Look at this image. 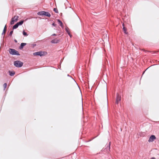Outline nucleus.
Masks as SVG:
<instances>
[{
  "mask_svg": "<svg viewBox=\"0 0 159 159\" xmlns=\"http://www.w3.org/2000/svg\"><path fill=\"white\" fill-rule=\"evenodd\" d=\"M43 16H45L48 17H50L51 16L50 14L48 12L45 11H44Z\"/></svg>",
  "mask_w": 159,
  "mask_h": 159,
  "instance_id": "nucleus-9",
  "label": "nucleus"
},
{
  "mask_svg": "<svg viewBox=\"0 0 159 159\" xmlns=\"http://www.w3.org/2000/svg\"><path fill=\"white\" fill-rule=\"evenodd\" d=\"M19 16H16V20H14V18H12L11 21L10 22V24L11 25H13L15 22L17 21L18 19Z\"/></svg>",
  "mask_w": 159,
  "mask_h": 159,
  "instance_id": "nucleus-6",
  "label": "nucleus"
},
{
  "mask_svg": "<svg viewBox=\"0 0 159 159\" xmlns=\"http://www.w3.org/2000/svg\"><path fill=\"white\" fill-rule=\"evenodd\" d=\"M23 34L24 35L27 36L28 35V34H27V33L24 30H23Z\"/></svg>",
  "mask_w": 159,
  "mask_h": 159,
  "instance_id": "nucleus-18",
  "label": "nucleus"
},
{
  "mask_svg": "<svg viewBox=\"0 0 159 159\" xmlns=\"http://www.w3.org/2000/svg\"><path fill=\"white\" fill-rule=\"evenodd\" d=\"M13 33V30H12V31H11L9 33V35L11 36L12 35Z\"/></svg>",
  "mask_w": 159,
  "mask_h": 159,
  "instance_id": "nucleus-21",
  "label": "nucleus"
},
{
  "mask_svg": "<svg viewBox=\"0 0 159 159\" xmlns=\"http://www.w3.org/2000/svg\"><path fill=\"white\" fill-rule=\"evenodd\" d=\"M59 41V40L56 39H54L51 41V42L52 43H57Z\"/></svg>",
  "mask_w": 159,
  "mask_h": 159,
  "instance_id": "nucleus-7",
  "label": "nucleus"
},
{
  "mask_svg": "<svg viewBox=\"0 0 159 159\" xmlns=\"http://www.w3.org/2000/svg\"><path fill=\"white\" fill-rule=\"evenodd\" d=\"M44 11H39V12H38L37 14L38 15H40V16L44 15Z\"/></svg>",
  "mask_w": 159,
  "mask_h": 159,
  "instance_id": "nucleus-13",
  "label": "nucleus"
},
{
  "mask_svg": "<svg viewBox=\"0 0 159 159\" xmlns=\"http://www.w3.org/2000/svg\"><path fill=\"white\" fill-rule=\"evenodd\" d=\"M123 29L124 33L125 34H128V32L127 31V29H126V28L125 27H124L123 28Z\"/></svg>",
  "mask_w": 159,
  "mask_h": 159,
  "instance_id": "nucleus-16",
  "label": "nucleus"
},
{
  "mask_svg": "<svg viewBox=\"0 0 159 159\" xmlns=\"http://www.w3.org/2000/svg\"><path fill=\"white\" fill-rule=\"evenodd\" d=\"M6 30V25L5 26V27L4 28V29L3 31V32L2 33V35L4 34L5 33V32Z\"/></svg>",
  "mask_w": 159,
  "mask_h": 159,
  "instance_id": "nucleus-17",
  "label": "nucleus"
},
{
  "mask_svg": "<svg viewBox=\"0 0 159 159\" xmlns=\"http://www.w3.org/2000/svg\"><path fill=\"white\" fill-rule=\"evenodd\" d=\"M35 45H36V44H35L34 45V46H35Z\"/></svg>",
  "mask_w": 159,
  "mask_h": 159,
  "instance_id": "nucleus-31",
  "label": "nucleus"
},
{
  "mask_svg": "<svg viewBox=\"0 0 159 159\" xmlns=\"http://www.w3.org/2000/svg\"><path fill=\"white\" fill-rule=\"evenodd\" d=\"M9 52L10 54L12 55H20L19 52L15 49L10 48L9 50Z\"/></svg>",
  "mask_w": 159,
  "mask_h": 159,
  "instance_id": "nucleus-1",
  "label": "nucleus"
},
{
  "mask_svg": "<svg viewBox=\"0 0 159 159\" xmlns=\"http://www.w3.org/2000/svg\"><path fill=\"white\" fill-rule=\"evenodd\" d=\"M151 159H156V158L154 157H152Z\"/></svg>",
  "mask_w": 159,
  "mask_h": 159,
  "instance_id": "nucleus-26",
  "label": "nucleus"
},
{
  "mask_svg": "<svg viewBox=\"0 0 159 159\" xmlns=\"http://www.w3.org/2000/svg\"><path fill=\"white\" fill-rule=\"evenodd\" d=\"M26 43H21L19 47V48L20 49H21L23 48L24 46H25L26 45Z\"/></svg>",
  "mask_w": 159,
  "mask_h": 159,
  "instance_id": "nucleus-8",
  "label": "nucleus"
},
{
  "mask_svg": "<svg viewBox=\"0 0 159 159\" xmlns=\"http://www.w3.org/2000/svg\"><path fill=\"white\" fill-rule=\"evenodd\" d=\"M122 26H123V27H124V24H122Z\"/></svg>",
  "mask_w": 159,
  "mask_h": 159,
  "instance_id": "nucleus-28",
  "label": "nucleus"
},
{
  "mask_svg": "<svg viewBox=\"0 0 159 159\" xmlns=\"http://www.w3.org/2000/svg\"><path fill=\"white\" fill-rule=\"evenodd\" d=\"M35 45H36V44H35L34 45V46H35Z\"/></svg>",
  "mask_w": 159,
  "mask_h": 159,
  "instance_id": "nucleus-30",
  "label": "nucleus"
},
{
  "mask_svg": "<svg viewBox=\"0 0 159 159\" xmlns=\"http://www.w3.org/2000/svg\"><path fill=\"white\" fill-rule=\"evenodd\" d=\"M9 75L11 76H13L15 74V72L14 71H9Z\"/></svg>",
  "mask_w": 159,
  "mask_h": 159,
  "instance_id": "nucleus-12",
  "label": "nucleus"
},
{
  "mask_svg": "<svg viewBox=\"0 0 159 159\" xmlns=\"http://www.w3.org/2000/svg\"><path fill=\"white\" fill-rule=\"evenodd\" d=\"M156 139V137L154 135H152L150 136L149 138V140H148V141L149 142H152L154 140Z\"/></svg>",
  "mask_w": 159,
  "mask_h": 159,
  "instance_id": "nucleus-5",
  "label": "nucleus"
},
{
  "mask_svg": "<svg viewBox=\"0 0 159 159\" xmlns=\"http://www.w3.org/2000/svg\"><path fill=\"white\" fill-rule=\"evenodd\" d=\"M53 11L57 13H58V11L57 8H54L53 9Z\"/></svg>",
  "mask_w": 159,
  "mask_h": 159,
  "instance_id": "nucleus-19",
  "label": "nucleus"
},
{
  "mask_svg": "<svg viewBox=\"0 0 159 159\" xmlns=\"http://www.w3.org/2000/svg\"><path fill=\"white\" fill-rule=\"evenodd\" d=\"M44 52H42V51H39L37 52H34L33 53V55L34 56H39L40 57L43 56L44 55Z\"/></svg>",
  "mask_w": 159,
  "mask_h": 159,
  "instance_id": "nucleus-3",
  "label": "nucleus"
},
{
  "mask_svg": "<svg viewBox=\"0 0 159 159\" xmlns=\"http://www.w3.org/2000/svg\"><path fill=\"white\" fill-rule=\"evenodd\" d=\"M24 20H21L20 21L17 23V24H18V25H22L23 23H24Z\"/></svg>",
  "mask_w": 159,
  "mask_h": 159,
  "instance_id": "nucleus-15",
  "label": "nucleus"
},
{
  "mask_svg": "<svg viewBox=\"0 0 159 159\" xmlns=\"http://www.w3.org/2000/svg\"><path fill=\"white\" fill-rule=\"evenodd\" d=\"M7 86V84L6 83H5L4 84H3V87H4V90H5V89L6 88V87Z\"/></svg>",
  "mask_w": 159,
  "mask_h": 159,
  "instance_id": "nucleus-20",
  "label": "nucleus"
},
{
  "mask_svg": "<svg viewBox=\"0 0 159 159\" xmlns=\"http://www.w3.org/2000/svg\"><path fill=\"white\" fill-rule=\"evenodd\" d=\"M110 144H110V143H109V144L108 145H107V147L108 146V147H109V149H110Z\"/></svg>",
  "mask_w": 159,
  "mask_h": 159,
  "instance_id": "nucleus-22",
  "label": "nucleus"
},
{
  "mask_svg": "<svg viewBox=\"0 0 159 159\" xmlns=\"http://www.w3.org/2000/svg\"><path fill=\"white\" fill-rule=\"evenodd\" d=\"M14 41L16 42V43H17V41L16 40V39H15L14 40Z\"/></svg>",
  "mask_w": 159,
  "mask_h": 159,
  "instance_id": "nucleus-27",
  "label": "nucleus"
},
{
  "mask_svg": "<svg viewBox=\"0 0 159 159\" xmlns=\"http://www.w3.org/2000/svg\"><path fill=\"white\" fill-rule=\"evenodd\" d=\"M52 25L55 26L56 25L54 23H53L52 24Z\"/></svg>",
  "mask_w": 159,
  "mask_h": 159,
  "instance_id": "nucleus-24",
  "label": "nucleus"
},
{
  "mask_svg": "<svg viewBox=\"0 0 159 159\" xmlns=\"http://www.w3.org/2000/svg\"><path fill=\"white\" fill-rule=\"evenodd\" d=\"M67 76H70V75H67Z\"/></svg>",
  "mask_w": 159,
  "mask_h": 159,
  "instance_id": "nucleus-29",
  "label": "nucleus"
},
{
  "mask_svg": "<svg viewBox=\"0 0 159 159\" xmlns=\"http://www.w3.org/2000/svg\"><path fill=\"white\" fill-rule=\"evenodd\" d=\"M56 35H57V34H53L52 35V36H56Z\"/></svg>",
  "mask_w": 159,
  "mask_h": 159,
  "instance_id": "nucleus-25",
  "label": "nucleus"
},
{
  "mask_svg": "<svg viewBox=\"0 0 159 159\" xmlns=\"http://www.w3.org/2000/svg\"><path fill=\"white\" fill-rule=\"evenodd\" d=\"M14 64L16 67H20L23 66V63L19 61H14Z\"/></svg>",
  "mask_w": 159,
  "mask_h": 159,
  "instance_id": "nucleus-2",
  "label": "nucleus"
},
{
  "mask_svg": "<svg viewBox=\"0 0 159 159\" xmlns=\"http://www.w3.org/2000/svg\"><path fill=\"white\" fill-rule=\"evenodd\" d=\"M19 25H18V24H17L16 23V24H15L12 27V29L13 30H14V29H16L17 28H18V27Z\"/></svg>",
  "mask_w": 159,
  "mask_h": 159,
  "instance_id": "nucleus-14",
  "label": "nucleus"
},
{
  "mask_svg": "<svg viewBox=\"0 0 159 159\" xmlns=\"http://www.w3.org/2000/svg\"><path fill=\"white\" fill-rule=\"evenodd\" d=\"M57 21L58 23V24H59L60 25L61 27V28H63L64 26L62 21L59 19L57 20Z\"/></svg>",
  "mask_w": 159,
  "mask_h": 159,
  "instance_id": "nucleus-10",
  "label": "nucleus"
},
{
  "mask_svg": "<svg viewBox=\"0 0 159 159\" xmlns=\"http://www.w3.org/2000/svg\"><path fill=\"white\" fill-rule=\"evenodd\" d=\"M16 16H15L14 17L12 18H14V20H16Z\"/></svg>",
  "mask_w": 159,
  "mask_h": 159,
  "instance_id": "nucleus-23",
  "label": "nucleus"
},
{
  "mask_svg": "<svg viewBox=\"0 0 159 159\" xmlns=\"http://www.w3.org/2000/svg\"><path fill=\"white\" fill-rule=\"evenodd\" d=\"M65 30H66V32L70 36V37H71L72 35L70 34V32L69 31V28L67 27H66L65 28Z\"/></svg>",
  "mask_w": 159,
  "mask_h": 159,
  "instance_id": "nucleus-11",
  "label": "nucleus"
},
{
  "mask_svg": "<svg viewBox=\"0 0 159 159\" xmlns=\"http://www.w3.org/2000/svg\"><path fill=\"white\" fill-rule=\"evenodd\" d=\"M121 100V96L118 93L116 94V103L118 104Z\"/></svg>",
  "mask_w": 159,
  "mask_h": 159,
  "instance_id": "nucleus-4",
  "label": "nucleus"
}]
</instances>
